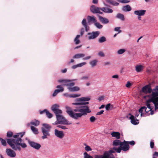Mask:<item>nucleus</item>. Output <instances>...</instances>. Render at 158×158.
Here are the masks:
<instances>
[{"label": "nucleus", "instance_id": "obj_1", "mask_svg": "<svg viewBox=\"0 0 158 158\" xmlns=\"http://www.w3.org/2000/svg\"><path fill=\"white\" fill-rule=\"evenodd\" d=\"M88 102H75L72 103L73 105L77 106L73 110V111L71 108L68 106H66V112L71 118L77 119L78 118H81L83 115H85L88 113L91 112V111L89 107L85 105L89 104Z\"/></svg>", "mask_w": 158, "mask_h": 158}, {"label": "nucleus", "instance_id": "obj_2", "mask_svg": "<svg viewBox=\"0 0 158 158\" xmlns=\"http://www.w3.org/2000/svg\"><path fill=\"white\" fill-rule=\"evenodd\" d=\"M24 134V132L17 133L13 135L14 138L7 139V143L12 149L15 151H20L21 150V148H25L27 147V145L26 143L22 142V138Z\"/></svg>", "mask_w": 158, "mask_h": 158}, {"label": "nucleus", "instance_id": "obj_3", "mask_svg": "<svg viewBox=\"0 0 158 158\" xmlns=\"http://www.w3.org/2000/svg\"><path fill=\"white\" fill-rule=\"evenodd\" d=\"M149 97V99L148 100L146 103V105L149 109V110H151L150 113H148V115L149 114L153 115L154 114V110L152 109L154 108V106H151V103L152 102L155 107V110L158 109V86H156L155 88L153 89L152 94L150 96H144V98H146L147 97Z\"/></svg>", "mask_w": 158, "mask_h": 158}, {"label": "nucleus", "instance_id": "obj_4", "mask_svg": "<svg viewBox=\"0 0 158 158\" xmlns=\"http://www.w3.org/2000/svg\"><path fill=\"white\" fill-rule=\"evenodd\" d=\"M51 126L49 124L44 123L41 127L42 132L43 135L41 137L42 139H48L50 136V131L51 128Z\"/></svg>", "mask_w": 158, "mask_h": 158}, {"label": "nucleus", "instance_id": "obj_5", "mask_svg": "<svg viewBox=\"0 0 158 158\" xmlns=\"http://www.w3.org/2000/svg\"><path fill=\"white\" fill-rule=\"evenodd\" d=\"M62 113H58L56 114V121L52 123V124L57 125L58 124H62L68 125L71 124V123H69L65 118L61 114Z\"/></svg>", "mask_w": 158, "mask_h": 158}, {"label": "nucleus", "instance_id": "obj_6", "mask_svg": "<svg viewBox=\"0 0 158 158\" xmlns=\"http://www.w3.org/2000/svg\"><path fill=\"white\" fill-rule=\"evenodd\" d=\"M129 146L127 141H126L124 140L123 142H122L120 145V148L114 147L112 149L114 151V152H116L118 153H120L121 150L124 151H126L129 149Z\"/></svg>", "mask_w": 158, "mask_h": 158}, {"label": "nucleus", "instance_id": "obj_7", "mask_svg": "<svg viewBox=\"0 0 158 158\" xmlns=\"http://www.w3.org/2000/svg\"><path fill=\"white\" fill-rule=\"evenodd\" d=\"M74 82H71L69 83H66L63 85L67 86L68 89L71 92L77 91L80 90V88L77 86L73 87L75 85Z\"/></svg>", "mask_w": 158, "mask_h": 158}, {"label": "nucleus", "instance_id": "obj_8", "mask_svg": "<svg viewBox=\"0 0 158 158\" xmlns=\"http://www.w3.org/2000/svg\"><path fill=\"white\" fill-rule=\"evenodd\" d=\"M114 152V151L113 150H110L109 151H106L103 155H95L94 158H110L113 155L111 153Z\"/></svg>", "mask_w": 158, "mask_h": 158}, {"label": "nucleus", "instance_id": "obj_9", "mask_svg": "<svg viewBox=\"0 0 158 158\" xmlns=\"http://www.w3.org/2000/svg\"><path fill=\"white\" fill-rule=\"evenodd\" d=\"M85 55L83 53H77L75 54L73 57V58L75 59H79L81 58H83V60H88L91 58V56H88L84 57Z\"/></svg>", "mask_w": 158, "mask_h": 158}, {"label": "nucleus", "instance_id": "obj_10", "mask_svg": "<svg viewBox=\"0 0 158 158\" xmlns=\"http://www.w3.org/2000/svg\"><path fill=\"white\" fill-rule=\"evenodd\" d=\"M100 34L99 31H93L92 32H89L87 33L88 39L89 40H93L97 38Z\"/></svg>", "mask_w": 158, "mask_h": 158}, {"label": "nucleus", "instance_id": "obj_11", "mask_svg": "<svg viewBox=\"0 0 158 158\" xmlns=\"http://www.w3.org/2000/svg\"><path fill=\"white\" fill-rule=\"evenodd\" d=\"M149 111H150V112H151V110H149V109L147 107H147L145 106L141 107L139 110V112L140 113L141 117L145 116H146V114H147Z\"/></svg>", "mask_w": 158, "mask_h": 158}, {"label": "nucleus", "instance_id": "obj_12", "mask_svg": "<svg viewBox=\"0 0 158 158\" xmlns=\"http://www.w3.org/2000/svg\"><path fill=\"white\" fill-rule=\"evenodd\" d=\"M59 106L57 104H55L53 105L51 107V110L56 114L58 113H62V112L61 110L58 109Z\"/></svg>", "mask_w": 158, "mask_h": 158}, {"label": "nucleus", "instance_id": "obj_13", "mask_svg": "<svg viewBox=\"0 0 158 158\" xmlns=\"http://www.w3.org/2000/svg\"><path fill=\"white\" fill-rule=\"evenodd\" d=\"M141 92L146 94H150L152 92V89L150 85H146L142 88Z\"/></svg>", "mask_w": 158, "mask_h": 158}, {"label": "nucleus", "instance_id": "obj_14", "mask_svg": "<svg viewBox=\"0 0 158 158\" xmlns=\"http://www.w3.org/2000/svg\"><path fill=\"white\" fill-rule=\"evenodd\" d=\"M54 133L55 136L60 139H62L64 136L63 132L62 131H60L57 129H55Z\"/></svg>", "mask_w": 158, "mask_h": 158}, {"label": "nucleus", "instance_id": "obj_15", "mask_svg": "<svg viewBox=\"0 0 158 158\" xmlns=\"http://www.w3.org/2000/svg\"><path fill=\"white\" fill-rule=\"evenodd\" d=\"M100 8L95 6H92L90 8L91 11L94 13H99L102 14V13L100 11Z\"/></svg>", "mask_w": 158, "mask_h": 158}, {"label": "nucleus", "instance_id": "obj_16", "mask_svg": "<svg viewBox=\"0 0 158 158\" xmlns=\"http://www.w3.org/2000/svg\"><path fill=\"white\" fill-rule=\"evenodd\" d=\"M6 152L7 155L11 157H14L16 156L15 152L13 150L10 149H6Z\"/></svg>", "mask_w": 158, "mask_h": 158}, {"label": "nucleus", "instance_id": "obj_17", "mask_svg": "<svg viewBox=\"0 0 158 158\" xmlns=\"http://www.w3.org/2000/svg\"><path fill=\"white\" fill-rule=\"evenodd\" d=\"M146 10H136L134 11V14L137 16H144L145 14Z\"/></svg>", "mask_w": 158, "mask_h": 158}, {"label": "nucleus", "instance_id": "obj_18", "mask_svg": "<svg viewBox=\"0 0 158 158\" xmlns=\"http://www.w3.org/2000/svg\"><path fill=\"white\" fill-rule=\"evenodd\" d=\"M57 88L60 89H56L54 92L52 94V96L53 97H55L56 96V95L60 92H63L64 90V88L62 87L60 85H57L56 87Z\"/></svg>", "mask_w": 158, "mask_h": 158}, {"label": "nucleus", "instance_id": "obj_19", "mask_svg": "<svg viewBox=\"0 0 158 158\" xmlns=\"http://www.w3.org/2000/svg\"><path fill=\"white\" fill-rule=\"evenodd\" d=\"M29 143L30 145L32 147L36 149H39L41 147V145L39 143L33 142L29 141Z\"/></svg>", "mask_w": 158, "mask_h": 158}, {"label": "nucleus", "instance_id": "obj_20", "mask_svg": "<svg viewBox=\"0 0 158 158\" xmlns=\"http://www.w3.org/2000/svg\"><path fill=\"white\" fill-rule=\"evenodd\" d=\"M100 9L104 13H112L113 11V10L112 9L108 7H102L100 8Z\"/></svg>", "mask_w": 158, "mask_h": 158}, {"label": "nucleus", "instance_id": "obj_21", "mask_svg": "<svg viewBox=\"0 0 158 158\" xmlns=\"http://www.w3.org/2000/svg\"><path fill=\"white\" fill-rule=\"evenodd\" d=\"M87 19L88 23H92L94 24L97 21L96 18L93 15L88 16L87 17Z\"/></svg>", "mask_w": 158, "mask_h": 158}, {"label": "nucleus", "instance_id": "obj_22", "mask_svg": "<svg viewBox=\"0 0 158 158\" xmlns=\"http://www.w3.org/2000/svg\"><path fill=\"white\" fill-rule=\"evenodd\" d=\"M100 21L103 24H107L109 23V20L107 18L103 17L100 15L98 16Z\"/></svg>", "mask_w": 158, "mask_h": 158}, {"label": "nucleus", "instance_id": "obj_23", "mask_svg": "<svg viewBox=\"0 0 158 158\" xmlns=\"http://www.w3.org/2000/svg\"><path fill=\"white\" fill-rule=\"evenodd\" d=\"M90 100V98L89 97H82L80 98H77L76 99V101L78 102H85L88 101Z\"/></svg>", "mask_w": 158, "mask_h": 158}, {"label": "nucleus", "instance_id": "obj_24", "mask_svg": "<svg viewBox=\"0 0 158 158\" xmlns=\"http://www.w3.org/2000/svg\"><path fill=\"white\" fill-rule=\"evenodd\" d=\"M131 119V123L134 125H137L139 123V120L137 119H135V117L133 115H131L130 117Z\"/></svg>", "mask_w": 158, "mask_h": 158}, {"label": "nucleus", "instance_id": "obj_25", "mask_svg": "<svg viewBox=\"0 0 158 158\" xmlns=\"http://www.w3.org/2000/svg\"><path fill=\"white\" fill-rule=\"evenodd\" d=\"M63 95L67 97L75 98L79 97L81 96L80 94H69L68 93H65L63 94Z\"/></svg>", "mask_w": 158, "mask_h": 158}, {"label": "nucleus", "instance_id": "obj_26", "mask_svg": "<svg viewBox=\"0 0 158 158\" xmlns=\"http://www.w3.org/2000/svg\"><path fill=\"white\" fill-rule=\"evenodd\" d=\"M77 80V79H74L73 80L60 79L58 81V82L63 83V85L64 84H66V83H69L70 82H72L73 81H76Z\"/></svg>", "mask_w": 158, "mask_h": 158}, {"label": "nucleus", "instance_id": "obj_27", "mask_svg": "<svg viewBox=\"0 0 158 158\" xmlns=\"http://www.w3.org/2000/svg\"><path fill=\"white\" fill-rule=\"evenodd\" d=\"M82 24L84 27L85 30L86 31H88L89 30V27L87 25L85 19H84L82 21Z\"/></svg>", "mask_w": 158, "mask_h": 158}, {"label": "nucleus", "instance_id": "obj_28", "mask_svg": "<svg viewBox=\"0 0 158 158\" xmlns=\"http://www.w3.org/2000/svg\"><path fill=\"white\" fill-rule=\"evenodd\" d=\"M98 60L97 59L93 60L89 62V64L92 67H94L97 66Z\"/></svg>", "mask_w": 158, "mask_h": 158}, {"label": "nucleus", "instance_id": "obj_29", "mask_svg": "<svg viewBox=\"0 0 158 158\" xmlns=\"http://www.w3.org/2000/svg\"><path fill=\"white\" fill-rule=\"evenodd\" d=\"M111 135L113 137H115L117 139H119L120 138V133L118 132H113Z\"/></svg>", "mask_w": 158, "mask_h": 158}, {"label": "nucleus", "instance_id": "obj_30", "mask_svg": "<svg viewBox=\"0 0 158 158\" xmlns=\"http://www.w3.org/2000/svg\"><path fill=\"white\" fill-rule=\"evenodd\" d=\"M116 18L122 21H124L125 20V17L123 14L119 13H118L116 15Z\"/></svg>", "mask_w": 158, "mask_h": 158}, {"label": "nucleus", "instance_id": "obj_31", "mask_svg": "<svg viewBox=\"0 0 158 158\" xmlns=\"http://www.w3.org/2000/svg\"><path fill=\"white\" fill-rule=\"evenodd\" d=\"M135 71L137 72H140L143 70V66L141 65L138 64L135 66Z\"/></svg>", "mask_w": 158, "mask_h": 158}, {"label": "nucleus", "instance_id": "obj_32", "mask_svg": "<svg viewBox=\"0 0 158 158\" xmlns=\"http://www.w3.org/2000/svg\"><path fill=\"white\" fill-rule=\"evenodd\" d=\"M131 10V8L129 5H127L123 7L122 10L124 11H129Z\"/></svg>", "mask_w": 158, "mask_h": 158}, {"label": "nucleus", "instance_id": "obj_33", "mask_svg": "<svg viewBox=\"0 0 158 158\" xmlns=\"http://www.w3.org/2000/svg\"><path fill=\"white\" fill-rule=\"evenodd\" d=\"M106 2L114 6H117L119 5L118 3L113 0H106Z\"/></svg>", "mask_w": 158, "mask_h": 158}, {"label": "nucleus", "instance_id": "obj_34", "mask_svg": "<svg viewBox=\"0 0 158 158\" xmlns=\"http://www.w3.org/2000/svg\"><path fill=\"white\" fill-rule=\"evenodd\" d=\"M40 122L39 121L37 120L34 119L32 120L30 122V123L33 125L35 126H37L40 124Z\"/></svg>", "mask_w": 158, "mask_h": 158}, {"label": "nucleus", "instance_id": "obj_35", "mask_svg": "<svg viewBox=\"0 0 158 158\" xmlns=\"http://www.w3.org/2000/svg\"><path fill=\"white\" fill-rule=\"evenodd\" d=\"M31 129L32 132L35 134H37L39 132L38 129L33 126H31Z\"/></svg>", "mask_w": 158, "mask_h": 158}, {"label": "nucleus", "instance_id": "obj_36", "mask_svg": "<svg viewBox=\"0 0 158 158\" xmlns=\"http://www.w3.org/2000/svg\"><path fill=\"white\" fill-rule=\"evenodd\" d=\"M80 37V35H77L74 40V41L76 44H78L80 43V41L79 39Z\"/></svg>", "mask_w": 158, "mask_h": 158}, {"label": "nucleus", "instance_id": "obj_37", "mask_svg": "<svg viewBox=\"0 0 158 158\" xmlns=\"http://www.w3.org/2000/svg\"><path fill=\"white\" fill-rule=\"evenodd\" d=\"M122 142L120 140L116 139L114 140L113 142V145L115 146H118L119 145L122 143Z\"/></svg>", "mask_w": 158, "mask_h": 158}, {"label": "nucleus", "instance_id": "obj_38", "mask_svg": "<svg viewBox=\"0 0 158 158\" xmlns=\"http://www.w3.org/2000/svg\"><path fill=\"white\" fill-rule=\"evenodd\" d=\"M106 38L105 37L103 36L100 37L98 39V42L99 43H102L106 42Z\"/></svg>", "mask_w": 158, "mask_h": 158}, {"label": "nucleus", "instance_id": "obj_39", "mask_svg": "<svg viewBox=\"0 0 158 158\" xmlns=\"http://www.w3.org/2000/svg\"><path fill=\"white\" fill-rule=\"evenodd\" d=\"M95 26L98 29H101L102 27L103 26L101 25L100 23L97 22V21L94 24Z\"/></svg>", "mask_w": 158, "mask_h": 158}, {"label": "nucleus", "instance_id": "obj_40", "mask_svg": "<svg viewBox=\"0 0 158 158\" xmlns=\"http://www.w3.org/2000/svg\"><path fill=\"white\" fill-rule=\"evenodd\" d=\"M84 158H94L92 156L88 154L86 152L84 153Z\"/></svg>", "mask_w": 158, "mask_h": 158}, {"label": "nucleus", "instance_id": "obj_41", "mask_svg": "<svg viewBox=\"0 0 158 158\" xmlns=\"http://www.w3.org/2000/svg\"><path fill=\"white\" fill-rule=\"evenodd\" d=\"M126 51L124 49H121L118 50L117 52V53L118 54H122L123 53Z\"/></svg>", "mask_w": 158, "mask_h": 158}, {"label": "nucleus", "instance_id": "obj_42", "mask_svg": "<svg viewBox=\"0 0 158 158\" xmlns=\"http://www.w3.org/2000/svg\"><path fill=\"white\" fill-rule=\"evenodd\" d=\"M46 114L47 117L49 118H50L52 117V114L50 113L48 110L46 112Z\"/></svg>", "mask_w": 158, "mask_h": 158}, {"label": "nucleus", "instance_id": "obj_43", "mask_svg": "<svg viewBox=\"0 0 158 158\" xmlns=\"http://www.w3.org/2000/svg\"><path fill=\"white\" fill-rule=\"evenodd\" d=\"M89 75H85L82 76L80 78L81 80H87L89 79Z\"/></svg>", "mask_w": 158, "mask_h": 158}, {"label": "nucleus", "instance_id": "obj_44", "mask_svg": "<svg viewBox=\"0 0 158 158\" xmlns=\"http://www.w3.org/2000/svg\"><path fill=\"white\" fill-rule=\"evenodd\" d=\"M0 140L1 141L2 144L4 146H6V141L5 140L3 139H2L0 138Z\"/></svg>", "mask_w": 158, "mask_h": 158}, {"label": "nucleus", "instance_id": "obj_45", "mask_svg": "<svg viewBox=\"0 0 158 158\" xmlns=\"http://www.w3.org/2000/svg\"><path fill=\"white\" fill-rule=\"evenodd\" d=\"M79 67H81L86 64V62H83L77 64Z\"/></svg>", "mask_w": 158, "mask_h": 158}, {"label": "nucleus", "instance_id": "obj_46", "mask_svg": "<svg viewBox=\"0 0 158 158\" xmlns=\"http://www.w3.org/2000/svg\"><path fill=\"white\" fill-rule=\"evenodd\" d=\"M85 150L87 151L88 152L89 151H91L92 150L91 148L88 145H86L85 148Z\"/></svg>", "mask_w": 158, "mask_h": 158}, {"label": "nucleus", "instance_id": "obj_47", "mask_svg": "<svg viewBox=\"0 0 158 158\" xmlns=\"http://www.w3.org/2000/svg\"><path fill=\"white\" fill-rule=\"evenodd\" d=\"M13 135V133L12 132H8L7 133V136L8 137H11Z\"/></svg>", "mask_w": 158, "mask_h": 158}, {"label": "nucleus", "instance_id": "obj_48", "mask_svg": "<svg viewBox=\"0 0 158 158\" xmlns=\"http://www.w3.org/2000/svg\"><path fill=\"white\" fill-rule=\"evenodd\" d=\"M120 27H116L114 28V30L115 31H118V33H120L121 32V31L120 30Z\"/></svg>", "mask_w": 158, "mask_h": 158}, {"label": "nucleus", "instance_id": "obj_49", "mask_svg": "<svg viewBox=\"0 0 158 158\" xmlns=\"http://www.w3.org/2000/svg\"><path fill=\"white\" fill-rule=\"evenodd\" d=\"M98 55L100 56V57H104V56H105V55L104 54V53H103V52H102V51H100L98 53Z\"/></svg>", "mask_w": 158, "mask_h": 158}, {"label": "nucleus", "instance_id": "obj_50", "mask_svg": "<svg viewBox=\"0 0 158 158\" xmlns=\"http://www.w3.org/2000/svg\"><path fill=\"white\" fill-rule=\"evenodd\" d=\"M96 120V118L93 116H91L90 118V121L91 122H94Z\"/></svg>", "mask_w": 158, "mask_h": 158}, {"label": "nucleus", "instance_id": "obj_51", "mask_svg": "<svg viewBox=\"0 0 158 158\" xmlns=\"http://www.w3.org/2000/svg\"><path fill=\"white\" fill-rule=\"evenodd\" d=\"M85 32V30L84 28H82L80 30V36H82L84 34Z\"/></svg>", "mask_w": 158, "mask_h": 158}, {"label": "nucleus", "instance_id": "obj_52", "mask_svg": "<svg viewBox=\"0 0 158 158\" xmlns=\"http://www.w3.org/2000/svg\"><path fill=\"white\" fill-rule=\"evenodd\" d=\"M57 127H59L63 129H67V128L65 126H62V125H57Z\"/></svg>", "mask_w": 158, "mask_h": 158}, {"label": "nucleus", "instance_id": "obj_53", "mask_svg": "<svg viewBox=\"0 0 158 158\" xmlns=\"http://www.w3.org/2000/svg\"><path fill=\"white\" fill-rule=\"evenodd\" d=\"M110 103L108 104L106 106L105 108L106 110H108L110 109Z\"/></svg>", "mask_w": 158, "mask_h": 158}, {"label": "nucleus", "instance_id": "obj_54", "mask_svg": "<svg viewBox=\"0 0 158 158\" xmlns=\"http://www.w3.org/2000/svg\"><path fill=\"white\" fill-rule=\"evenodd\" d=\"M130 2V1H128L127 0H121L120 1V2L123 3H128Z\"/></svg>", "mask_w": 158, "mask_h": 158}, {"label": "nucleus", "instance_id": "obj_55", "mask_svg": "<svg viewBox=\"0 0 158 158\" xmlns=\"http://www.w3.org/2000/svg\"><path fill=\"white\" fill-rule=\"evenodd\" d=\"M131 85V84L129 81H128L127 84L126 85V87L127 88L130 87Z\"/></svg>", "mask_w": 158, "mask_h": 158}, {"label": "nucleus", "instance_id": "obj_56", "mask_svg": "<svg viewBox=\"0 0 158 158\" xmlns=\"http://www.w3.org/2000/svg\"><path fill=\"white\" fill-rule=\"evenodd\" d=\"M104 97L103 96H102L100 97L98 99V100L100 102L102 101V100L104 99Z\"/></svg>", "mask_w": 158, "mask_h": 158}, {"label": "nucleus", "instance_id": "obj_57", "mask_svg": "<svg viewBox=\"0 0 158 158\" xmlns=\"http://www.w3.org/2000/svg\"><path fill=\"white\" fill-rule=\"evenodd\" d=\"M78 67H78V64H77L75 65H74L72 66L71 67V68L73 69H75Z\"/></svg>", "mask_w": 158, "mask_h": 158}, {"label": "nucleus", "instance_id": "obj_58", "mask_svg": "<svg viewBox=\"0 0 158 158\" xmlns=\"http://www.w3.org/2000/svg\"><path fill=\"white\" fill-rule=\"evenodd\" d=\"M127 142H128V144H130L131 145H134L135 144V142L134 141H133V140L131 141H129V142H128V141H127Z\"/></svg>", "mask_w": 158, "mask_h": 158}, {"label": "nucleus", "instance_id": "obj_59", "mask_svg": "<svg viewBox=\"0 0 158 158\" xmlns=\"http://www.w3.org/2000/svg\"><path fill=\"white\" fill-rule=\"evenodd\" d=\"M155 156H158V152H155L154 154L153 155V158H156Z\"/></svg>", "mask_w": 158, "mask_h": 158}, {"label": "nucleus", "instance_id": "obj_60", "mask_svg": "<svg viewBox=\"0 0 158 158\" xmlns=\"http://www.w3.org/2000/svg\"><path fill=\"white\" fill-rule=\"evenodd\" d=\"M112 77L113 78L118 79L119 78L118 76V75H115L112 76Z\"/></svg>", "mask_w": 158, "mask_h": 158}, {"label": "nucleus", "instance_id": "obj_61", "mask_svg": "<svg viewBox=\"0 0 158 158\" xmlns=\"http://www.w3.org/2000/svg\"><path fill=\"white\" fill-rule=\"evenodd\" d=\"M150 145V147L152 148H153L154 147V143L152 141H151Z\"/></svg>", "mask_w": 158, "mask_h": 158}, {"label": "nucleus", "instance_id": "obj_62", "mask_svg": "<svg viewBox=\"0 0 158 158\" xmlns=\"http://www.w3.org/2000/svg\"><path fill=\"white\" fill-rule=\"evenodd\" d=\"M104 111L103 110H100V111L98 112L97 113V114L98 115H101L103 113Z\"/></svg>", "mask_w": 158, "mask_h": 158}, {"label": "nucleus", "instance_id": "obj_63", "mask_svg": "<svg viewBox=\"0 0 158 158\" xmlns=\"http://www.w3.org/2000/svg\"><path fill=\"white\" fill-rule=\"evenodd\" d=\"M47 110L46 109L44 110H43L42 111H40V114H43L44 113V112L46 113V112H47Z\"/></svg>", "mask_w": 158, "mask_h": 158}, {"label": "nucleus", "instance_id": "obj_64", "mask_svg": "<svg viewBox=\"0 0 158 158\" xmlns=\"http://www.w3.org/2000/svg\"><path fill=\"white\" fill-rule=\"evenodd\" d=\"M67 69H62L61 70V72L63 73H65L67 71Z\"/></svg>", "mask_w": 158, "mask_h": 158}]
</instances>
